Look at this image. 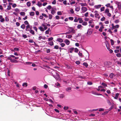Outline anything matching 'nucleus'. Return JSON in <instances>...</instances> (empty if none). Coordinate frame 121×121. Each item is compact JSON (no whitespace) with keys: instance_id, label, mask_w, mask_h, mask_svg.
<instances>
[{"instance_id":"f257e3e1","label":"nucleus","mask_w":121,"mask_h":121,"mask_svg":"<svg viewBox=\"0 0 121 121\" xmlns=\"http://www.w3.org/2000/svg\"><path fill=\"white\" fill-rule=\"evenodd\" d=\"M42 26L44 27L43 28L42 26H40L39 27V29L41 31L43 32L45 30H46L48 28L47 26H50V24H47L46 23H44L42 24Z\"/></svg>"},{"instance_id":"f03ea898","label":"nucleus","mask_w":121,"mask_h":121,"mask_svg":"<svg viewBox=\"0 0 121 121\" xmlns=\"http://www.w3.org/2000/svg\"><path fill=\"white\" fill-rule=\"evenodd\" d=\"M104 13L107 16L110 17L111 16V14L109 12V9L108 8L105 9Z\"/></svg>"},{"instance_id":"7ed1b4c3","label":"nucleus","mask_w":121,"mask_h":121,"mask_svg":"<svg viewBox=\"0 0 121 121\" xmlns=\"http://www.w3.org/2000/svg\"><path fill=\"white\" fill-rule=\"evenodd\" d=\"M112 26V30H113V29H117L119 27V26L118 25H116L114 26L113 23H112L111 24Z\"/></svg>"},{"instance_id":"20e7f679","label":"nucleus","mask_w":121,"mask_h":121,"mask_svg":"<svg viewBox=\"0 0 121 121\" xmlns=\"http://www.w3.org/2000/svg\"><path fill=\"white\" fill-rule=\"evenodd\" d=\"M26 27V31H27L29 30H30L32 29V27L31 26H30L29 24V25H27Z\"/></svg>"},{"instance_id":"39448f33","label":"nucleus","mask_w":121,"mask_h":121,"mask_svg":"<svg viewBox=\"0 0 121 121\" xmlns=\"http://www.w3.org/2000/svg\"><path fill=\"white\" fill-rule=\"evenodd\" d=\"M105 6L107 7H109L110 8L112 9V10H113V6L112 5H111L110 3H108L105 5Z\"/></svg>"},{"instance_id":"423d86ee","label":"nucleus","mask_w":121,"mask_h":121,"mask_svg":"<svg viewBox=\"0 0 121 121\" xmlns=\"http://www.w3.org/2000/svg\"><path fill=\"white\" fill-rule=\"evenodd\" d=\"M116 4L117 5V8L118 9L120 10L121 9V3L118 2H117Z\"/></svg>"},{"instance_id":"0eeeda50","label":"nucleus","mask_w":121,"mask_h":121,"mask_svg":"<svg viewBox=\"0 0 121 121\" xmlns=\"http://www.w3.org/2000/svg\"><path fill=\"white\" fill-rule=\"evenodd\" d=\"M82 13H84L87 10V9L85 7H82L81 8Z\"/></svg>"},{"instance_id":"6e6552de","label":"nucleus","mask_w":121,"mask_h":121,"mask_svg":"<svg viewBox=\"0 0 121 121\" xmlns=\"http://www.w3.org/2000/svg\"><path fill=\"white\" fill-rule=\"evenodd\" d=\"M64 42L67 45H69L70 43V41L67 39H65L64 41Z\"/></svg>"},{"instance_id":"1a4fd4ad","label":"nucleus","mask_w":121,"mask_h":121,"mask_svg":"<svg viewBox=\"0 0 121 121\" xmlns=\"http://www.w3.org/2000/svg\"><path fill=\"white\" fill-rule=\"evenodd\" d=\"M69 30L71 32L73 33H75V32L74 28L71 27H69Z\"/></svg>"},{"instance_id":"9d476101","label":"nucleus","mask_w":121,"mask_h":121,"mask_svg":"<svg viewBox=\"0 0 121 121\" xmlns=\"http://www.w3.org/2000/svg\"><path fill=\"white\" fill-rule=\"evenodd\" d=\"M101 4L95 5L94 6V8L96 9H98L100 8L101 7Z\"/></svg>"},{"instance_id":"9b49d317","label":"nucleus","mask_w":121,"mask_h":121,"mask_svg":"<svg viewBox=\"0 0 121 121\" xmlns=\"http://www.w3.org/2000/svg\"><path fill=\"white\" fill-rule=\"evenodd\" d=\"M111 62H105L104 63V65L106 66H108L111 64Z\"/></svg>"},{"instance_id":"f8f14e48","label":"nucleus","mask_w":121,"mask_h":121,"mask_svg":"<svg viewBox=\"0 0 121 121\" xmlns=\"http://www.w3.org/2000/svg\"><path fill=\"white\" fill-rule=\"evenodd\" d=\"M11 9V6L10 5H8L7 6V8L5 10V12H7Z\"/></svg>"},{"instance_id":"ddd939ff","label":"nucleus","mask_w":121,"mask_h":121,"mask_svg":"<svg viewBox=\"0 0 121 121\" xmlns=\"http://www.w3.org/2000/svg\"><path fill=\"white\" fill-rule=\"evenodd\" d=\"M55 8H52V9L51 11V13L52 14L54 15L55 13Z\"/></svg>"},{"instance_id":"4468645a","label":"nucleus","mask_w":121,"mask_h":121,"mask_svg":"<svg viewBox=\"0 0 121 121\" xmlns=\"http://www.w3.org/2000/svg\"><path fill=\"white\" fill-rule=\"evenodd\" d=\"M104 28V25H102V26H101L100 27L99 29V31L102 32V30Z\"/></svg>"},{"instance_id":"2eb2a0df","label":"nucleus","mask_w":121,"mask_h":121,"mask_svg":"<svg viewBox=\"0 0 121 121\" xmlns=\"http://www.w3.org/2000/svg\"><path fill=\"white\" fill-rule=\"evenodd\" d=\"M57 41L59 42L60 43H62L63 42V40L62 39L60 38H58L57 39Z\"/></svg>"},{"instance_id":"dca6fc26","label":"nucleus","mask_w":121,"mask_h":121,"mask_svg":"<svg viewBox=\"0 0 121 121\" xmlns=\"http://www.w3.org/2000/svg\"><path fill=\"white\" fill-rule=\"evenodd\" d=\"M36 4L39 7H40L42 6V3L39 1H38L37 3Z\"/></svg>"},{"instance_id":"f3484780","label":"nucleus","mask_w":121,"mask_h":121,"mask_svg":"<svg viewBox=\"0 0 121 121\" xmlns=\"http://www.w3.org/2000/svg\"><path fill=\"white\" fill-rule=\"evenodd\" d=\"M28 31H29L30 33L33 35H34L35 34L34 31L31 29L30 30Z\"/></svg>"},{"instance_id":"a211bd4d","label":"nucleus","mask_w":121,"mask_h":121,"mask_svg":"<svg viewBox=\"0 0 121 121\" xmlns=\"http://www.w3.org/2000/svg\"><path fill=\"white\" fill-rule=\"evenodd\" d=\"M86 56L85 57V58L86 59H88L89 58V54L87 52L85 53Z\"/></svg>"},{"instance_id":"6ab92c4d","label":"nucleus","mask_w":121,"mask_h":121,"mask_svg":"<svg viewBox=\"0 0 121 121\" xmlns=\"http://www.w3.org/2000/svg\"><path fill=\"white\" fill-rule=\"evenodd\" d=\"M91 93L95 95H101V94H99L98 93H97L96 92V91H92Z\"/></svg>"},{"instance_id":"aec40b11","label":"nucleus","mask_w":121,"mask_h":121,"mask_svg":"<svg viewBox=\"0 0 121 121\" xmlns=\"http://www.w3.org/2000/svg\"><path fill=\"white\" fill-rule=\"evenodd\" d=\"M102 88V87L101 86H99L98 87V90H100V91H105V90L103 89H101Z\"/></svg>"},{"instance_id":"412c9836","label":"nucleus","mask_w":121,"mask_h":121,"mask_svg":"<svg viewBox=\"0 0 121 121\" xmlns=\"http://www.w3.org/2000/svg\"><path fill=\"white\" fill-rule=\"evenodd\" d=\"M55 78L57 79H58L60 78L59 76L57 73H56V76H55Z\"/></svg>"},{"instance_id":"4be33fe9","label":"nucleus","mask_w":121,"mask_h":121,"mask_svg":"<svg viewBox=\"0 0 121 121\" xmlns=\"http://www.w3.org/2000/svg\"><path fill=\"white\" fill-rule=\"evenodd\" d=\"M27 83L26 82H24L22 84V86L24 87H26L27 86Z\"/></svg>"},{"instance_id":"5701e85b","label":"nucleus","mask_w":121,"mask_h":121,"mask_svg":"<svg viewBox=\"0 0 121 121\" xmlns=\"http://www.w3.org/2000/svg\"><path fill=\"white\" fill-rule=\"evenodd\" d=\"M119 95L118 93H117L116 94L115 96L114 97V98L116 99H117L118 98V97Z\"/></svg>"},{"instance_id":"b1692460","label":"nucleus","mask_w":121,"mask_h":121,"mask_svg":"<svg viewBox=\"0 0 121 121\" xmlns=\"http://www.w3.org/2000/svg\"><path fill=\"white\" fill-rule=\"evenodd\" d=\"M94 26L95 25L94 23L92 24H89V27H91V28H93L94 27Z\"/></svg>"},{"instance_id":"393cba45","label":"nucleus","mask_w":121,"mask_h":121,"mask_svg":"<svg viewBox=\"0 0 121 121\" xmlns=\"http://www.w3.org/2000/svg\"><path fill=\"white\" fill-rule=\"evenodd\" d=\"M29 42L30 43H32L33 45H35V43L32 40L30 39L29 40Z\"/></svg>"},{"instance_id":"a878e982","label":"nucleus","mask_w":121,"mask_h":121,"mask_svg":"<svg viewBox=\"0 0 121 121\" xmlns=\"http://www.w3.org/2000/svg\"><path fill=\"white\" fill-rule=\"evenodd\" d=\"M78 21L79 23H82L83 22L82 18H78Z\"/></svg>"},{"instance_id":"bb28decb","label":"nucleus","mask_w":121,"mask_h":121,"mask_svg":"<svg viewBox=\"0 0 121 121\" xmlns=\"http://www.w3.org/2000/svg\"><path fill=\"white\" fill-rule=\"evenodd\" d=\"M73 48H70L69 50V52L71 53H72L73 50Z\"/></svg>"},{"instance_id":"cd10ccee","label":"nucleus","mask_w":121,"mask_h":121,"mask_svg":"<svg viewBox=\"0 0 121 121\" xmlns=\"http://www.w3.org/2000/svg\"><path fill=\"white\" fill-rule=\"evenodd\" d=\"M95 17L96 18H100L99 17V14L98 13H95Z\"/></svg>"},{"instance_id":"c85d7f7f","label":"nucleus","mask_w":121,"mask_h":121,"mask_svg":"<svg viewBox=\"0 0 121 121\" xmlns=\"http://www.w3.org/2000/svg\"><path fill=\"white\" fill-rule=\"evenodd\" d=\"M80 4L82 6H86L87 4L86 3H80L79 4Z\"/></svg>"},{"instance_id":"c756f323","label":"nucleus","mask_w":121,"mask_h":121,"mask_svg":"<svg viewBox=\"0 0 121 121\" xmlns=\"http://www.w3.org/2000/svg\"><path fill=\"white\" fill-rule=\"evenodd\" d=\"M30 16H34L35 15V13L34 12H32L29 13Z\"/></svg>"},{"instance_id":"7c9ffc66","label":"nucleus","mask_w":121,"mask_h":121,"mask_svg":"<svg viewBox=\"0 0 121 121\" xmlns=\"http://www.w3.org/2000/svg\"><path fill=\"white\" fill-rule=\"evenodd\" d=\"M94 21V20L92 19H91V20H89V23L90 24H92L93 23H94L93 22V21Z\"/></svg>"},{"instance_id":"2f4dec72","label":"nucleus","mask_w":121,"mask_h":121,"mask_svg":"<svg viewBox=\"0 0 121 121\" xmlns=\"http://www.w3.org/2000/svg\"><path fill=\"white\" fill-rule=\"evenodd\" d=\"M105 7L104 6L101 8L100 9V11L101 12H102L104 11V10H105Z\"/></svg>"},{"instance_id":"473e14b6","label":"nucleus","mask_w":121,"mask_h":121,"mask_svg":"<svg viewBox=\"0 0 121 121\" xmlns=\"http://www.w3.org/2000/svg\"><path fill=\"white\" fill-rule=\"evenodd\" d=\"M82 25L84 26H86L87 25V23L85 21L83 22L82 23Z\"/></svg>"},{"instance_id":"72a5a7b5","label":"nucleus","mask_w":121,"mask_h":121,"mask_svg":"<svg viewBox=\"0 0 121 121\" xmlns=\"http://www.w3.org/2000/svg\"><path fill=\"white\" fill-rule=\"evenodd\" d=\"M72 36L71 35H67L66 37L68 39H70L72 37Z\"/></svg>"},{"instance_id":"f704fd0d","label":"nucleus","mask_w":121,"mask_h":121,"mask_svg":"<svg viewBox=\"0 0 121 121\" xmlns=\"http://www.w3.org/2000/svg\"><path fill=\"white\" fill-rule=\"evenodd\" d=\"M108 49L110 53H112L113 52V50L111 49H110L109 48H107Z\"/></svg>"},{"instance_id":"c9c22d12","label":"nucleus","mask_w":121,"mask_h":121,"mask_svg":"<svg viewBox=\"0 0 121 121\" xmlns=\"http://www.w3.org/2000/svg\"><path fill=\"white\" fill-rule=\"evenodd\" d=\"M31 3L30 2H28L27 3V5L28 7H30L31 5Z\"/></svg>"},{"instance_id":"e433bc0d","label":"nucleus","mask_w":121,"mask_h":121,"mask_svg":"<svg viewBox=\"0 0 121 121\" xmlns=\"http://www.w3.org/2000/svg\"><path fill=\"white\" fill-rule=\"evenodd\" d=\"M82 26L81 25H78L77 26V28L78 29H79L81 28L82 27Z\"/></svg>"},{"instance_id":"4c0bfd02","label":"nucleus","mask_w":121,"mask_h":121,"mask_svg":"<svg viewBox=\"0 0 121 121\" xmlns=\"http://www.w3.org/2000/svg\"><path fill=\"white\" fill-rule=\"evenodd\" d=\"M48 43L51 46L53 45L54 44L53 43L52 41L49 42Z\"/></svg>"},{"instance_id":"58836bf2","label":"nucleus","mask_w":121,"mask_h":121,"mask_svg":"<svg viewBox=\"0 0 121 121\" xmlns=\"http://www.w3.org/2000/svg\"><path fill=\"white\" fill-rule=\"evenodd\" d=\"M83 65H84L86 67H87L88 65V64L86 63H83Z\"/></svg>"},{"instance_id":"ea45409f","label":"nucleus","mask_w":121,"mask_h":121,"mask_svg":"<svg viewBox=\"0 0 121 121\" xmlns=\"http://www.w3.org/2000/svg\"><path fill=\"white\" fill-rule=\"evenodd\" d=\"M25 27V25L24 24H23L21 26V27L22 29H24Z\"/></svg>"},{"instance_id":"a19ab883","label":"nucleus","mask_w":121,"mask_h":121,"mask_svg":"<svg viewBox=\"0 0 121 121\" xmlns=\"http://www.w3.org/2000/svg\"><path fill=\"white\" fill-rule=\"evenodd\" d=\"M60 44L61 47H64L65 45V44L64 43H60Z\"/></svg>"},{"instance_id":"79ce46f5","label":"nucleus","mask_w":121,"mask_h":121,"mask_svg":"<svg viewBox=\"0 0 121 121\" xmlns=\"http://www.w3.org/2000/svg\"><path fill=\"white\" fill-rule=\"evenodd\" d=\"M20 14L22 16H24L25 14V13L24 12H21L20 13Z\"/></svg>"},{"instance_id":"37998d69","label":"nucleus","mask_w":121,"mask_h":121,"mask_svg":"<svg viewBox=\"0 0 121 121\" xmlns=\"http://www.w3.org/2000/svg\"><path fill=\"white\" fill-rule=\"evenodd\" d=\"M14 51L15 52V51H18L19 50V49H18V48H16V47L14 48Z\"/></svg>"},{"instance_id":"c03bdc74","label":"nucleus","mask_w":121,"mask_h":121,"mask_svg":"<svg viewBox=\"0 0 121 121\" xmlns=\"http://www.w3.org/2000/svg\"><path fill=\"white\" fill-rule=\"evenodd\" d=\"M113 73H111L109 75V77L110 78H113Z\"/></svg>"},{"instance_id":"a18cd8bd","label":"nucleus","mask_w":121,"mask_h":121,"mask_svg":"<svg viewBox=\"0 0 121 121\" xmlns=\"http://www.w3.org/2000/svg\"><path fill=\"white\" fill-rule=\"evenodd\" d=\"M78 54L79 55V56H81L82 57V53L80 52V51L79 52V53H78Z\"/></svg>"},{"instance_id":"49530a36","label":"nucleus","mask_w":121,"mask_h":121,"mask_svg":"<svg viewBox=\"0 0 121 121\" xmlns=\"http://www.w3.org/2000/svg\"><path fill=\"white\" fill-rule=\"evenodd\" d=\"M114 107V105H112L111 107L109 108V110H111L112 109V108H113Z\"/></svg>"},{"instance_id":"de8ad7c7","label":"nucleus","mask_w":121,"mask_h":121,"mask_svg":"<svg viewBox=\"0 0 121 121\" xmlns=\"http://www.w3.org/2000/svg\"><path fill=\"white\" fill-rule=\"evenodd\" d=\"M110 41L111 42V45H113L114 44V42L113 41V40L111 39Z\"/></svg>"},{"instance_id":"09e8293b","label":"nucleus","mask_w":121,"mask_h":121,"mask_svg":"<svg viewBox=\"0 0 121 121\" xmlns=\"http://www.w3.org/2000/svg\"><path fill=\"white\" fill-rule=\"evenodd\" d=\"M107 102L110 105L111 104V103L110 101L108 100H107Z\"/></svg>"},{"instance_id":"8fccbe9b","label":"nucleus","mask_w":121,"mask_h":121,"mask_svg":"<svg viewBox=\"0 0 121 121\" xmlns=\"http://www.w3.org/2000/svg\"><path fill=\"white\" fill-rule=\"evenodd\" d=\"M117 56L118 57H120L121 56V55L120 53H118L116 54Z\"/></svg>"},{"instance_id":"3c124183","label":"nucleus","mask_w":121,"mask_h":121,"mask_svg":"<svg viewBox=\"0 0 121 121\" xmlns=\"http://www.w3.org/2000/svg\"><path fill=\"white\" fill-rule=\"evenodd\" d=\"M52 7L50 5H49L47 7V8L48 9L50 10L51 9Z\"/></svg>"},{"instance_id":"603ef678","label":"nucleus","mask_w":121,"mask_h":121,"mask_svg":"<svg viewBox=\"0 0 121 121\" xmlns=\"http://www.w3.org/2000/svg\"><path fill=\"white\" fill-rule=\"evenodd\" d=\"M78 21V19L75 18L74 20V21L75 22H77Z\"/></svg>"},{"instance_id":"864d4df0","label":"nucleus","mask_w":121,"mask_h":121,"mask_svg":"<svg viewBox=\"0 0 121 121\" xmlns=\"http://www.w3.org/2000/svg\"><path fill=\"white\" fill-rule=\"evenodd\" d=\"M119 21L118 20H115L114 21V23L116 24H117L119 23Z\"/></svg>"},{"instance_id":"5fc2aeb1","label":"nucleus","mask_w":121,"mask_h":121,"mask_svg":"<svg viewBox=\"0 0 121 121\" xmlns=\"http://www.w3.org/2000/svg\"><path fill=\"white\" fill-rule=\"evenodd\" d=\"M87 83L89 85H91L92 84V83L91 82H88Z\"/></svg>"},{"instance_id":"6e6d98bb","label":"nucleus","mask_w":121,"mask_h":121,"mask_svg":"<svg viewBox=\"0 0 121 121\" xmlns=\"http://www.w3.org/2000/svg\"><path fill=\"white\" fill-rule=\"evenodd\" d=\"M101 85L104 86H107L106 84L104 83H102Z\"/></svg>"},{"instance_id":"4d7b16f0","label":"nucleus","mask_w":121,"mask_h":121,"mask_svg":"<svg viewBox=\"0 0 121 121\" xmlns=\"http://www.w3.org/2000/svg\"><path fill=\"white\" fill-rule=\"evenodd\" d=\"M49 18L50 19H51L52 18V16L51 14H49L48 16Z\"/></svg>"},{"instance_id":"13d9d810","label":"nucleus","mask_w":121,"mask_h":121,"mask_svg":"<svg viewBox=\"0 0 121 121\" xmlns=\"http://www.w3.org/2000/svg\"><path fill=\"white\" fill-rule=\"evenodd\" d=\"M65 97V95L63 94H61L60 95V97L61 98H63Z\"/></svg>"},{"instance_id":"bf43d9fd","label":"nucleus","mask_w":121,"mask_h":121,"mask_svg":"<svg viewBox=\"0 0 121 121\" xmlns=\"http://www.w3.org/2000/svg\"><path fill=\"white\" fill-rule=\"evenodd\" d=\"M15 11L17 12H20V11H19V9L17 8H16V9H15Z\"/></svg>"},{"instance_id":"052dcab7","label":"nucleus","mask_w":121,"mask_h":121,"mask_svg":"<svg viewBox=\"0 0 121 121\" xmlns=\"http://www.w3.org/2000/svg\"><path fill=\"white\" fill-rule=\"evenodd\" d=\"M53 39V38L52 37H51L49 38L48 39V41H49L52 40Z\"/></svg>"},{"instance_id":"680f3d73","label":"nucleus","mask_w":121,"mask_h":121,"mask_svg":"<svg viewBox=\"0 0 121 121\" xmlns=\"http://www.w3.org/2000/svg\"><path fill=\"white\" fill-rule=\"evenodd\" d=\"M33 28L34 30H35V31L36 32H37L38 29L35 26L33 27Z\"/></svg>"},{"instance_id":"e2e57ef3","label":"nucleus","mask_w":121,"mask_h":121,"mask_svg":"<svg viewBox=\"0 0 121 121\" xmlns=\"http://www.w3.org/2000/svg\"><path fill=\"white\" fill-rule=\"evenodd\" d=\"M56 0H54L52 2V4H56Z\"/></svg>"},{"instance_id":"0e129e2a","label":"nucleus","mask_w":121,"mask_h":121,"mask_svg":"<svg viewBox=\"0 0 121 121\" xmlns=\"http://www.w3.org/2000/svg\"><path fill=\"white\" fill-rule=\"evenodd\" d=\"M88 12H86L84 14V16L86 17H87L88 16Z\"/></svg>"},{"instance_id":"69168bd1","label":"nucleus","mask_w":121,"mask_h":121,"mask_svg":"<svg viewBox=\"0 0 121 121\" xmlns=\"http://www.w3.org/2000/svg\"><path fill=\"white\" fill-rule=\"evenodd\" d=\"M69 107H66L65 106L64 107V109L65 110H66L68 109Z\"/></svg>"},{"instance_id":"338daca9","label":"nucleus","mask_w":121,"mask_h":121,"mask_svg":"<svg viewBox=\"0 0 121 121\" xmlns=\"http://www.w3.org/2000/svg\"><path fill=\"white\" fill-rule=\"evenodd\" d=\"M24 23L26 24L27 25H29V24L28 23V21H25Z\"/></svg>"},{"instance_id":"774afa93","label":"nucleus","mask_w":121,"mask_h":121,"mask_svg":"<svg viewBox=\"0 0 121 121\" xmlns=\"http://www.w3.org/2000/svg\"><path fill=\"white\" fill-rule=\"evenodd\" d=\"M16 6L17 5L15 4H14L12 5V7L13 8H15Z\"/></svg>"}]
</instances>
